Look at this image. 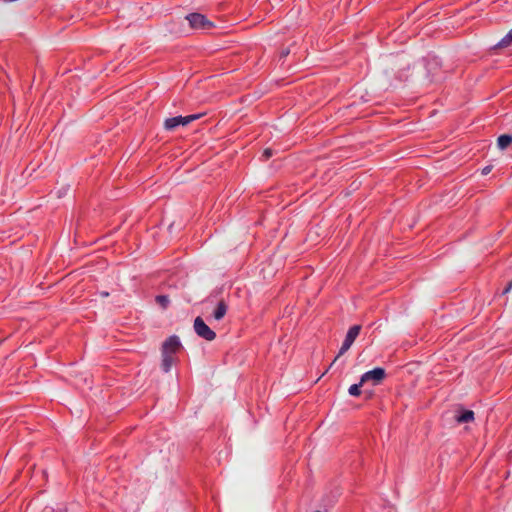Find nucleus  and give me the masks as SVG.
Instances as JSON below:
<instances>
[{"mask_svg": "<svg viewBox=\"0 0 512 512\" xmlns=\"http://www.w3.org/2000/svg\"><path fill=\"white\" fill-rule=\"evenodd\" d=\"M182 348L181 341L178 336L172 335L168 337L162 344V367L165 372L171 369L172 364L175 362L174 355L177 354Z\"/></svg>", "mask_w": 512, "mask_h": 512, "instance_id": "obj_1", "label": "nucleus"}, {"mask_svg": "<svg viewBox=\"0 0 512 512\" xmlns=\"http://www.w3.org/2000/svg\"><path fill=\"white\" fill-rule=\"evenodd\" d=\"M186 19L190 27L195 30H208L214 27L213 23L200 13H190L186 16Z\"/></svg>", "mask_w": 512, "mask_h": 512, "instance_id": "obj_2", "label": "nucleus"}, {"mask_svg": "<svg viewBox=\"0 0 512 512\" xmlns=\"http://www.w3.org/2000/svg\"><path fill=\"white\" fill-rule=\"evenodd\" d=\"M193 327L195 333L206 341H213L216 338V333L199 316L195 318Z\"/></svg>", "mask_w": 512, "mask_h": 512, "instance_id": "obj_3", "label": "nucleus"}, {"mask_svg": "<svg viewBox=\"0 0 512 512\" xmlns=\"http://www.w3.org/2000/svg\"><path fill=\"white\" fill-rule=\"evenodd\" d=\"M201 116H202V114H191L188 116H176V117L168 118L164 122V127L167 130H172L180 125L186 126L189 123H191L192 121L199 119Z\"/></svg>", "mask_w": 512, "mask_h": 512, "instance_id": "obj_4", "label": "nucleus"}, {"mask_svg": "<svg viewBox=\"0 0 512 512\" xmlns=\"http://www.w3.org/2000/svg\"><path fill=\"white\" fill-rule=\"evenodd\" d=\"M385 377H386L385 370L381 367H377L371 371L365 372L361 376V382H364V383L371 382L372 385L375 386V385L380 384L384 380Z\"/></svg>", "mask_w": 512, "mask_h": 512, "instance_id": "obj_5", "label": "nucleus"}, {"mask_svg": "<svg viewBox=\"0 0 512 512\" xmlns=\"http://www.w3.org/2000/svg\"><path fill=\"white\" fill-rule=\"evenodd\" d=\"M228 306L224 300L218 301L216 308L213 312V318L216 321H220L227 313Z\"/></svg>", "mask_w": 512, "mask_h": 512, "instance_id": "obj_6", "label": "nucleus"}, {"mask_svg": "<svg viewBox=\"0 0 512 512\" xmlns=\"http://www.w3.org/2000/svg\"><path fill=\"white\" fill-rule=\"evenodd\" d=\"M360 330H361L360 325H354V326L350 327V329L348 330V332L346 334L344 342L348 343L350 346H352L354 340L359 335Z\"/></svg>", "mask_w": 512, "mask_h": 512, "instance_id": "obj_7", "label": "nucleus"}, {"mask_svg": "<svg viewBox=\"0 0 512 512\" xmlns=\"http://www.w3.org/2000/svg\"><path fill=\"white\" fill-rule=\"evenodd\" d=\"M456 422L457 423H468L472 422L474 420V412L472 410H462L457 416H456Z\"/></svg>", "mask_w": 512, "mask_h": 512, "instance_id": "obj_8", "label": "nucleus"}, {"mask_svg": "<svg viewBox=\"0 0 512 512\" xmlns=\"http://www.w3.org/2000/svg\"><path fill=\"white\" fill-rule=\"evenodd\" d=\"M512 143V135L504 134L498 137L497 145L501 150L506 149Z\"/></svg>", "mask_w": 512, "mask_h": 512, "instance_id": "obj_9", "label": "nucleus"}, {"mask_svg": "<svg viewBox=\"0 0 512 512\" xmlns=\"http://www.w3.org/2000/svg\"><path fill=\"white\" fill-rule=\"evenodd\" d=\"M512 45V29L496 45L497 48L508 47Z\"/></svg>", "mask_w": 512, "mask_h": 512, "instance_id": "obj_10", "label": "nucleus"}, {"mask_svg": "<svg viewBox=\"0 0 512 512\" xmlns=\"http://www.w3.org/2000/svg\"><path fill=\"white\" fill-rule=\"evenodd\" d=\"M363 384H364V382H361V381H360V382H359V383H357V384H353V385H351V386L349 387V390H348V391H349V394H350L351 396H355V397L359 396V395L361 394V387L363 386Z\"/></svg>", "mask_w": 512, "mask_h": 512, "instance_id": "obj_11", "label": "nucleus"}, {"mask_svg": "<svg viewBox=\"0 0 512 512\" xmlns=\"http://www.w3.org/2000/svg\"><path fill=\"white\" fill-rule=\"evenodd\" d=\"M155 300L163 309H166L170 304L169 297L166 295H158Z\"/></svg>", "mask_w": 512, "mask_h": 512, "instance_id": "obj_12", "label": "nucleus"}, {"mask_svg": "<svg viewBox=\"0 0 512 512\" xmlns=\"http://www.w3.org/2000/svg\"><path fill=\"white\" fill-rule=\"evenodd\" d=\"M350 347L351 346L348 343L343 342V344H342V346H341V348L339 350L338 356H340V355L344 354L345 352H347L350 349Z\"/></svg>", "mask_w": 512, "mask_h": 512, "instance_id": "obj_13", "label": "nucleus"}, {"mask_svg": "<svg viewBox=\"0 0 512 512\" xmlns=\"http://www.w3.org/2000/svg\"><path fill=\"white\" fill-rule=\"evenodd\" d=\"M272 155V151L271 149H266L264 152H263V156L268 159L270 156Z\"/></svg>", "mask_w": 512, "mask_h": 512, "instance_id": "obj_14", "label": "nucleus"}, {"mask_svg": "<svg viewBox=\"0 0 512 512\" xmlns=\"http://www.w3.org/2000/svg\"><path fill=\"white\" fill-rule=\"evenodd\" d=\"M512 289V280L508 283L506 288L503 291V294H507Z\"/></svg>", "mask_w": 512, "mask_h": 512, "instance_id": "obj_15", "label": "nucleus"}, {"mask_svg": "<svg viewBox=\"0 0 512 512\" xmlns=\"http://www.w3.org/2000/svg\"><path fill=\"white\" fill-rule=\"evenodd\" d=\"M491 171V166H486L482 169V174L486 175Z\"/></svg>", "mask_w": 512, "mask_h": 512, "instance_id": "obj_16", "label": "nucleus"}, {"mask_svg": "<svg viewBox=\"0 0 512 512\" xmlns=\"http://www.w3.org/2000/svg\"><path fill=\"white\" fill-rule=\"evenodd\" d=\"M101 295L104 297H107L109 294H108V292H102Z\"/></svg>", "mask_w": 512, "mask_h": 512, "instance_id": "obj_17", "label": "nucleus"}, {"mask_svg": "<svg viewBox=\"0 0 512 512\" xmlns=\"http://www.w3.org/2000/svg\"><path fill=\"white\" fill-rule=\"evenodd\" d=\"M315 512H321V511H315Z\"/></svg>", "mask_w": 512, "mask_h": 512, "instance_id": "obj_18", "label": "nucleus"}]
</instances>
